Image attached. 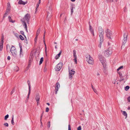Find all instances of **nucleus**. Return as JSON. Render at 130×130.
<instances>
[{"mask_svg": "<svg viewBox=\"0 0 130 130\" xmlns=\"http://www.w3.org/2000/svg\"><path fill=\"white\" fill-rule=\"evenodd\" d=\"M25 38V40L24 41V42L25 43H26V44H28V41H27V38L26 37V36H24Z\"/></svg>", "mask_w": 130, "mask_h": 130, "instance_id": "2f4dec72", "label": "nucleus"}, {"mask_svg": "<svg viewBox=\"0 0 130 130\" xmlns=\"http://www.w3.org/2000/svg\"><path fill=\"white\" fill-rule=\"evenodd\" d=\"M7 59L9 60H10V56H8V57H7Z\"/></svg>", "mask_w": 130, "mask_h": 130, "instance_id": "052dcab7", "label": "nucleus"}, {"mask_svg": "<svg viewBox=\"0 0 130 130\" xmlns=\"http://www.w3.org/2000/svg\"><path fill=\"white\" fill-rule=\"evenodd\" d=\"M71 6L70 7V9L71 11V15H72L73 12V7H74L75 6V5L72 4H71Z\"/></svg>", "mask_w": 130, "mask_h": 130, "instance_id": "dca6fc26", "label": "nucleus"}, {"mask_svg": "<svg viewBox=\"0 0 130 130\" xmlns=\"http://www.w3.org/2000/svg\"><path fill=\"white\" fill-rule=\"evenodd\" d=\"M45 31L44 33V35H43V41L44 42V44H45V46H46V44L45 43V40H44V37H45Z\"/></svg>", "mask_w": 130, "mask_h": 130, "instance_id": "a18cd8bd", "label": "nucleus"}, {"mask_svg": "<svg viewBox=\"0 0 130 130\" xmlns=\"http://www.w3.org/2000/svg\"><path fill=\"white\" fill-rule=\"evenodd\" d=\"M47 13L46 20L47 21H48L49 20V18H51L52 16V12L51 11H47Z\"/></svg>", "mask_w": 130, "mask_h": 130, "instance_id": "1a4fd4ad", "label": "nucleus"}, {"mask_svg": "<svg viewBox=\"0 0 130 130\" xmlns=\"http://www.w3.org/2000/svg\"><path fill=\"white\" fill-rule=\"evenodd\" d=\"M89 30L91 32V34H92L93 36H94V33L92 27H89Z\"/></svg>", "mask_w": 130, "mask_h": 130, "instance_id": "6ab92c4d", "label": "nucleus"}, {"mask_svg": "<svg viewBox=\"0 0 130 130\" xmlns=\"http://www.w3.org/2000/svg\"><path fill=\"white\" fill-rule=\"evenodd\" d=\"M61 53L62 51L61 50L60 51L59 54L56 55L55 57V59H57L59 58Z\"/></svg>", "mask_w": 130, "mask_h": 130, "instance_id": "4468645a", "label": "nucleus"}, {"mask_svg": "<svg viewBox=\"0 0 130 130\" xmlns=\"http://www.w3.org/2000/svg\"><path fill=\"white\" fill-rule=\"evenodd\" d=\"M7 7H11L10 4L9 3L7 4Z\"/></svg>", "mask_w": 130, "mask_h": 130, "instance_id": "e2e57ef3", "label": "nucleus"}, {"mask_svg": "<svg viewBox=\"0 0 130 130\" xmlns=\"http://www.w3.org/2000/svg\"><path fill=\"white\" fill-rule=\"evenodd\" d=\"M9 115L8 114L6 115L4 117V119L5 120H7V118L9 117Z\"/></svg>", "mask_w": 130, "mask_h": 130, "instance_id": "f704fd0d", "label": "nucleus"}, {"mask_svg": "<svg viewBox=\"0 0 130 130\" xmlns=\"http://www.w3.org/2000/svg\"><path fill=\"white\" fill-rule=\"evenodd\" d=\"M40 31V28H38L37 31L36 33V35L38 36V35L39 34Z\"/></svg>", "mask_w": 130, "mask_h": 130, "instance_id": "a878e982", "label": "nucleus"}, {"mask_svg": "<svg viewBox=\"0 0 130 130\" xmlns=\"http://www.w3.org/2000/svg\"><path fill=\"white\" fill-rule=\"evenodd\" d=\"M81 130V126H79L77 128V130Z\"/></svg>", "mask_w": 130, "mask_h": 130, "instance_id": "49530a36", "label": "nucleus"}, {"mask_svg": "<svg viewBox=\"0 0 130 130\" xmlns=\"http://www.w3.org/2000/svg\"><path fill=\"white\" fill-rule=\"evenodd\" d=\"M69 72V78L71 80L72 78V76L75 73V71L73 69L70 70L69 67L68 68Z\"/></svg>", "mask_w": 130, "mask_h": 130, "instance_id": "20e7f679", "label": "nucleus"}, {"mask_svg": "<svg viewBox=\"0 0 130 130\" xmlns=\"http://www.w3.org/2000/svg\"><path fill=\"white\" fill-rule=\"evenodd\" d=\"M127 100L129 102H130V96H129L127 98Z\"/></svg>", "mask_w": 130, "mask_h": 130, "instance_id": "6e6d98bb", "label": "nucleus"}, {"mask_svg": "<svg viewBox=\"0 0 130 130\" xmlns=\"http://www.w3.org/2000/svg\"><path fill=\"white\" fill-rule=\"evenodd\" d=\"M99 58L100 59L101 58H103V56L101 55H99Z\"/></svg>", "mask_w": 130, "mask_h": 130, "instance_id": "c03bdc74", "label": "nucleus"}, {"mask_svg": "<svg viewBox=\"0 0 130 130\" xmlns=\"http://www.w3.org/2000/svg\"><path fill=\"white\" fill-rule=\"evenodd\" d=\"M73 60L74 61L75 64H77V58H74V59H73Z\"/></svg>", "mask_w": 130, "mask_h": 130, "instance_id": "79ce46f5", "label": "nucleus"}, {"mask_svg": "<svg viewBox=\"0 0 130 130\" xmlns=\"http://www.w3.org/2000/svg\"><path fill=\"white\" fill-rule=\"evenodd\" d=\"M4 43H2V42H1L0 43V51H2L3 49V44Z\"/></svg>", "mask_w": 130, "mask_h": 130, "instance_id": "412c9836", "label": "nucleus"}, {"mask_svg": "<svg viewBox=\"0 0 130 130\" xmlns=\"http://www.w3.org/2000/svg\"><path fill=\"white\" fill-rule=\"evenodd\" d=\"M8 18L10 22L12 23H13L15 22V21H13L11 19V18L10 16H9L8 17Z\"/></svg>", "mask_w": 130, "mask_h": 130, "instance_id": "4be33fe9", "label": "nucleus"}, {"mask_svg": "<svg viewBox=\"0 0 130 130\" xmlns=\"http://www.w3.org/2000/svg\"><path fill=\"white\" fill-rule=\"evenodd\" d=\"M63 66V63L61 62H59L55 67V70L56 71L60 70Z\"/></svg>", "mask_w": 130, "mask_h": 130, "instance_id": "f03ea898", "label": "nucleus"}, {"mask_svg": "<svg viewBox=\"0 0 130 130\" xmlns=\"http://www.w3.org/2000/svg\"><path fill=\"white\" fill-rule=\"evenodd\" d=\"M15 36L17 37L18 38L19 36V34L17 33H16L15 34Z\"/></svg>", "mask_w": 130, "mask_h": 130, "instance_id": "13d9d810", "label": "nucleus"}, {"mask_svg": "<svg viewBox=\"0 0 130 130\" xmlns=\"http://www.w3.org/2000/svg\"><path fill=\"white\" fill-rule=\"evenodd\" d=\"M93 91H94V92L95 93H97V92L96 89H95L94 88H93Z\"/></svg>", "mask_w": 130, "mask_h": 130, "instance_id": "864d4df0", "label": "nucleus"}, {"mask_svg": "<svg viewBox=\"0 0 130 130\" xmlns=\"http://www.w3.org/2000/svg\"><path fill=\"white\" fill-rule=\"evenodd\" d=\"M14 119V115H12V120H11V123L12 125H14V123L13 121Z\"/></svg>", "mask_w": 130, "mask_h": 130, "instance_id": "393cba45", "label": "nucleus"}, {"mask_svg": "<svg viewBox=\"0 0 130 130\" xmlns=\"http://www.w3.org/2000/svg\"><path fill=\"white\" fill-rule=\"evenodd\" d=\"M105 32L106 33V36L109 39H111V31L108 29H107V30L105 31Z\"/></svg>", "mask_w": 130, "mask_h": 130, "instance_id": "0eeeda50", "label": "nucleus"}, {"mask_svg": "<svg viewBox=\"0 0 130 130\" xmlns=\"http://www.w3.org/2000/svg\"><path fill=\"white\" fill-rule=\"evenodd\" d=\"M112 53V51L111 50L110 51L109 50H107L104 51V53L105 56L108 57L111 55Z\"/></svg>", "mask_w": 130, "mask_h": 130, "instance_id": "423d86ee", "label": "nucleus"}, {"mask_svg": "<svg viewBox=\"0 0 130 130\" xmlns=\"http://www.w3.org/2000/svg\"><path fill=\"white\" fill-rule=\"evenodd\" d=\"M86 61L90 64H92L93 62V59L89 55H87L86 56Z\"/></svg>", "mask_w": 130, "mask_h": 130, "instance_id": "f257e3e1", "label": "nucleus"}, {"mask_svg": "<svg viewBox=\"0 0 130 130\" xmlns=\"http://www.w3.org/2000/svg\"><path fill=\"white\" fill-rule=\"evenodd\" d=\"M43 57H42L41 58L40 61V62H39V65H40L42 63L43 61Z\"/></svg>", "mask_w": 130, "mask_h": 130, "instance_id": "c85d7f7f", "label": "nucleus"}, {"mask_svg": "<svg viewBox=\"0 0 130 130\" xmlns=\"http://www.w3.org/2000/svg\"><path fill=\"white\" fill-rule=\"evenodd\" d=\"M129 88V86H126L125 87V91H127Z\"/></svg>", "mask_w": 130, "mask_h": 130, "instance_id": "473e14b6", "label": "nucleus"}, {"mask_svg": "<svg viewBox=\"0 0 130 130\" xmlns=\"http://www.w3.org/2000/svg\"><path fill=\"white\" fill-rule=\"evenodd\" d=\"M107 2H112L113 1V0H106Z\"/></svg>", "mask_w": 130, "mask_h": 130, "instance_id": "5fc2aeb1", "label": "nucleus"}, {"mask_svg": "<svg viewBox=\"0 0 130 130\" xmlns=\"http://www.w3.org/2000/svg\"><path fill=\"white\" fill-rule=\"evenodd\" d=\"M124 12H126L127 11V8L126 7H125L124 8Z\"/></svg>", "mask_w": 130, "mask_h": 130, "instance_id": "8fccbe9b", "label": "nucleus"}, {"mask_svg": "<svg viewBox=\"0 0 130 130\" xmlns=\"http://www.w3.org/2000/svg\"><path fill=\"white\" fill-rule=\"evenodd\" d=\"M98 30L100 33L99 37L100 38H103V30L101 27H99Z\"/></svg>", "mask_w": 130, "mask_h": 130, "instance_id": "39448f33", "label": "nucleus"}, {"mask_svg": "<svg viewBox=\"0 0 130 130\" xmlns=\"http://www.w3.org/2000/svg\"><path fill=\"white\" fill-rule=\"evenodd\" d=\"M51 10H52V9H51V7H49L48 11H52Z\"/></svg>", "mask_w": 130, "mask_h": 130, "instance_id": "4d7b16f0", "label": "nucleus"}, {"mask_svg": "<svg viewBox=\"0 0 130 130\" xmlns=\"http://www.w3.org/2000/svg\"><path fill=\"white\" fill-rule=\"evenodd\" d=\"M46 65L45 64V67L44 68V72H45L47 70V68H46Z\"/></svg>", "mask_w": 130, "mask_h": 130, "instance_id": "de8ad7c7", "label": "nucleus"}, {"mask_svg": "<svg viewBox=\"0 0 130 130\" xmlns=\"http://www.w3.org/2000/svg\"><path fill=\"white\" fill-rule=\"evenodd\" d=\"M10 8H11V7H7V8L6 10H7L8 11H10Z\"/></svg>", "mask_w": 130, "mask_h": 130, "instance_id": "680f3d73", "label": "nucleus"}, {"mask_svg": "<svg viewBox=\"0 0 130 130\" xmlns=\"http://www.w3.org/2000/svg\"><path fill=\"white\" fill-rule=\"evenodd\" d=\"M30 91H31V90H29V92H28V96L26 99V100H28V99L29 98V96L30 94Z\"/></svg>", "mask_w": 130, "mask_h": 130, "instance_id": "c9c22d12", "label": "nucleus"}, {"mask_svg": "<svg viewBox=\"0 0 130 130\" xmlns=\"http://www.w3.org/2000/svg\"><path fill=\"white\" fill-rule=\"evenodd\" d=\"M121 112H123V114L124 116H126L125 118L126 119L127 117V113L125 111H123L122 110H121Z\"/></svg>", "mask_w": 130, "mask_h": 130, "instance_id": "5701e85b", "label": "nucleus"}, {"mask_svg": "<svg viewBox=\"0 0 130 130\" xmlns=\"http://www.w3.org/2000/svg\"><path fill=\"white\" fill-rule=\"evenodd\" d=\"M123 66H121L120 67H119V68L120 70V69L123 68Z\"/></svg>", "mask_w": 130, "mask_h": 130, "instance_id": "69168bd1", "label": "nucleus"}, {"mask_svg": "<svg viewBox=\"0 0 130 130\" xmlns=\"http://www.w3.org/2000/svg\"><path fill=\"white\" fill-rule=\"evenodd\" d=\"M14 70L16 71H18L19 70V68L18 67L16 66L14 68Z\"/></svg>", "mask_w": 130, "mask_h": 130, "instance_id": "c756f323", "label": "nucleus"}, {"mask_svg": "<svg viewBox=\"0 0 130 130\" xmlns=\"http://www.w3.org/2000/svg\"><path fill=\"white\" fill-rule=\"evenodd\" d=\"M28 67H27V69H28L29 68V67L30 66L31 63H28Z\"/></svg>", "mask_w": 130, "mask_h": 130, "instance_id": "0e129e2a", "label": "nucleus"}, {"mask_svg": "<svg viewBox=\"0 0 130 130\" xmlns=\"http://www.w3.org/2000/svg\"><path fill=\"white\" fill-rule=\"evenodd\" d=\"M19 47L20 48V57H22L23 56V50L22 48V45H20Z\"/></svg>", "mask_w": 130, "mask_h": 130, "instance_id": "f8f14e48", "label": "nucleus"}, {"mask_svg": "<svg viewBox=\"0 0 130 130\" xmlns=\"http://www.w3.org/2000/svg\"><path fill=\"white\" fill-rule=\"evenodd\" d=\"M50 126V122L49 121L47 124V127L49 128Z\"/></svg>", "mask_w": 130, "mask_h": 130, "instance_id": "37998d69", "label": "nucleus"}, {"mask_svg": "<svg viewBox=\"0 0 130 130\" xmlns=\"http://www.w3.org/2000/svg\"><path fill=\"white\" fill-rule=\"evenodd\" d=\"M68 130H71V126L70 124L68 125Z\"/></svg>", "mask_w": 130, "mask_h": 130, "instance_id": "603ef678", "label": "nucleus"}, {"mask_svg": "<svg viewBox=\"0 0 130 130\" xmlns=\"http://www.w3.org/2000/svg\"><path fill=\"white\" fill-rule=\"evenodd\" d=\"M60 87V85L59 82H57L56 84L55 88L59 89V88Z\"/></svg>", "mask_w": 130, "mask_h": 130, "instance_id": "aec40b11", "label": "nucleus"}, {"mask_svg": "<svg viewBox=\"0 0 130 130\" xmlns=\"http://www.w3.org/2000/svg\"><path fill=\"white\" fill-rule=\"evenodd\" d=\"M124 80V78H122V79H121H121L119 81L120 82H121V81L123 80Z\"/></svg>", "mask_w": 130, "mask_h": 130, "instance_id": "338daca9", "label": "nucleus"}, {"mask_svg": "<svg viewBox=\"0 0 130 130\" xmlns=\"http://www.w3.org/2000/svg\"><path fill=\"white\" fill-rule=\"evenodd\" d=\"M15 88H14L11 91L10 93V94L11 95H12V94L14 93V92L15 91Z\"/></svg>", "mask_w": 130, "mask_h": 130, "instance_id": "ea45409f", "label": "nucleus"}, {"mask_svg": "<svg viewBox=\"0 0 130 130\" xmlns=\"http://www.w3.org/2000/svg\"><path fill=\"white\" fill-rule=\"evenodd\" d=\"M36 101L37 102V105H38L39 104V100H40V96L38 93H37L36 94V96L35 98Z\"/></svg>", "mask_w": 130, "mask_h": 130, "instance_id": "9d476101", "label": "nucleus"}, {"mask_svg": "<svg viewBox=\"0 0 130 130\" xmlns=\"http://www.w3.org/2000/svg\"><path fill=\"white\" fill-rule=\"evenodd\" d=\"M38 36L36 35V37L34 39V41L35 43H36V42Z\"/></svg>", "mask_w": 130, "mask_h": 130, "instance_id": "a19ab883", "label": "nucleus"}, {"mask_svg": "<svg viewBox=\"0 0 130 130\" xmlns=\"http://www.w3.org/2000/svg\"><path fill=\"white\" fill-rule=\"evenodd\" d=\"M100 43L98 45V46L101 48V47L102 44L103 42V38H100Z\"/></svg>", "mask_w": 130, "mask_h": 130, "instance_id": "f3484780", "label": "nucleus"}, {"mask_svg": "<svg viewBox=\"0 0 130 130\" xmlns=\"http://www.w3.org/2000/svg\"><path fill=\"white\" fill-rule=\"evenodd\" d=\"M27 83L28 84V87H29V90H31V86L30 83V82L29 80H28L27 81Z\"/></svg>", "mask_w": 130, "mask_h": 130, "instance_id": "cd10ccee", "label": "nucleus"}, {"mask_svg": "<svg viewBox=\"0 0 130 130\" xmlns=\"http://www.w3.org/2000/svg\"><path fill=\"white\" fill-rule=\"evenodd\" d=\"M58 89H57L55 88V93L56 94L57 93V91L58 90Z\"/></svg>", "mask_w": 130, "mask_h": 130, "instance_id": "09e8293b", "label": "nucleus"}, {"mask_svg": "<svg viewBox=\"0 0 130 130\" xmlns=\"http://www.w3.org/2000/svg\"><path fill=\"white\" fill-rule=\"evenodd\" d=\"M20 33L22 35L24 36H25V35L24 34V32L23 31H20Z\"/></svg>", "mask_w": 130, "mask_h": 130, "instance_id": "4c0bfd02", "label": "nucleus"}, {"mask_svg": "<svg viewBox=\"0 0 130 130\" xmlns=\"http://www.w3.org/2000/svg\"><path fill=\"white\" fill-rule=\"evenodd\" d=\"M10 51L13 56H17V52L15 50V48L14 46L12 45V47L11 48Z\"/></svg>", "mask_w": 130, "mask_h": 130, "instance_id": "7ed1b4c3", "label": "nucleus"}, {"mask_svg": "<svg viewBox=\"0 0 130 130\" xmlns=\"http://www.w3.org/2000/svg\"><path fill=\"white\" fill-rule=\"evenodd\" d=\"M4 125H5L6 127H8L9 126L8 124V123H6L3 124Z\"/></svg>", "mask_w": 130, "mask_h": 130, "instance_id": "58836bf2", "label": "nucleus"}, {"mask_svg": "<svg viewBox=\"0 0 130 130\" xmlns=\"http://www.w3.org/2000/svg\"><path fill=\"white\" fill-rule=\"evenodd\" d=\"M73 56L74 57V58H77V56L76 54H73Z\"/></svg>", "mask_w": 130, "mask_h": 130, "instance_id": "bf43d9fd", "label": "nucleus"}, {"mask_svg": "<svg viewBox=\"0 0 130 130\" xmlns=\"http://www.w3.org/2000/svg\"><path fill=\"white\" fill-rule=\"evenodd\" d=\"M27 3V2H25L23 1L22 0H19V2H18V4H19L25 5Z\"/></svg>", "mask_w": 130, "mask_h": 130, "instance_id": "2eb2a0df", "label": "nucleus"}, {"mask_svg": "<svg viewBox=\"0 0 130 130\" xmlns=\"http://www.w3.org/2000/svg\"><path fill=\"white\" fill-rule=\"evenodd\" d=\"M118 73V74L119 75L120 77L121 78L122 77H123V76H122V74L121 72H119Z\"/></svg>", "mask_w": 130, "mask_h": 130, "instance_id": "e433bc0d", "label": "nucleus"}, {"mask_svg": "<svg viewBox=\"0 0 130 130\" xmlns=\"http://www.w3.org/2000/svg\"><path fill=\"white\" fill-rule=\"evenodd\" d=\"M73 54H76V52L75 50H73Z\"/></svg>", "mask_w": 130, "mask_h": 130, "instance_id": "774afa93", "label": "nucleus"}, {"mask_svg": "<svg viewBox=\"0 0 130 130\" xmlns=\"http://www.w3.org/2000/svg\"><path fill=\"white\" fill-rule=\"evenodd\" d=\"M127 36L128 35L127 34L126 35H125V34L124 33L123 35L124 39L123 40L127 41Z\"/></svg>", "mask_w": 130, "mask_h": 130, "instance_id": "a211bd4d", "label": "nucleus"}, {"mask_svg": "<svg viewBox=\"0 0 130 130\" xmlns=\"http://www.w3.org/2000/svg\"><path fill=\"white\" fill-rule=\"evenodd\" d=\"M30 14L28 13L26 14L24 16V17L22 19H24V20H25L27 22L29 23V21L30 19Z\"/></svg>", "mask_w": 130, "mask_h": 130, "instance_id": "6e6552de", "label": "nucleus"}, {"mask_svg": "<svg viewBox=\"0 0 130 130\" xmlns=\"http://www.w3.org/2000/svg\"><path fill=\"white\" fill-rule=\"evenodd\" d=\"M11 48L9 45H7L6 46V50L8 52V51H9L10 50Z\"/></svg>", "mask_w": 130, "mask_h": 130, "instance_id": "bb28decb", "label": "nucleus"}, {"mask_svg": "<svg viewBox=\"0 0 130 130\" xmlns=\"http://www.w3.org/2000/svg\"><path fill=\"white\" fill-rule=\"evenodd\" d=\"M49 108L48 107H47L46 109V112H48L49 110Z\"/></svg>", "mask_w": 130, "mask_h": 130, "instance_id": "3c124183", "label": "nucleus"}, {"mask_svg": "<svg viewBox=\"0 0 130 130\" xmlns=\"http://www.w3.org/2000/svg\"><path fill=\"white\" fill-rule=\"evenodd\" d=\"M21 21L22 22L23 24V26L25 28H27V26L25 20H24V19H21Z\"/></svg>", "mask_w": 130, "mask_h": 130, "instance_id": "9b49d317", "label": "nucleus"}, {"mask_svg": "<svg viewBox=\"0 0 130 130\" xmlns=\"http://www.w3.org/2000/svg\"><path fill=\"white\" fill-rule=\"evenodd\" d=\"M100 60L101 62V63H102V64L103 65V67H104V63H105V58H102L100 59Z\"/></svg>", "mask_w": 130, "mask_h": 130, "instance_id": "ddd939ff", "label": "nucleus"}, {"mask_svg": "<svg viewBox=\"0 0 130 130\" xmlns=\"http://www.w3.org/2000/svg\"><path fill=\"white\" fill-rule=\"evenodd\" d=\"M2 37H1V42H2V43H3L4 42L3 40H4V36L3 35V34H2Z\"/></svg>", "mask_w": 130, "mask_h": 130, "instance_id": "7c9ffc66", "label": "nucleus"}, {"mask_svg": "<svg viewBox=\"0 0 130 130\" xmlns=\"http://www.w3.org/2000/svg\"><path fill=\"white\" fill-rule=\"evenodd\" d=\"M126 42V41L123 40L122 41V44L121 46V48L122 47H124L125 46V44Z\"/></svg>", "mask_w": 130, "mask_h": 130, "instance_id": "b1692460", "label": "nucleus"}, {"mask_svg": "<svg viewBox=\"0 0 130 130\" xmlns=\"http://www.w3.org/2000/svg\"><path fill=\"white\" fill-rule=\"evenodd\" d=\"M19 37L20 39L21 40H24V38L21 35H20Z\"/></svg>", "mask_w": 130, "mask_h": 130, "instance_id": "72a5a7b5", "label": "nucleus"}]
</instances>
